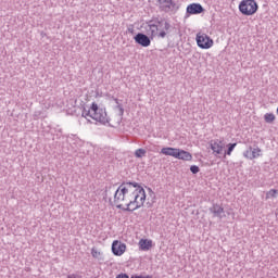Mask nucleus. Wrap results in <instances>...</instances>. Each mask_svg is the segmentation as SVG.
<instances>
[{"label":"nucleus","mask_w":278,"mask_h":278,"mask_svg":"<svg viewBox=\"0 0 278 278\" xmlns=\"http://www.w3.org/2000/svg\"><path fill=\"white\" fill-rule=\"evenodd\" d=\"M147 191L136 181H124L114 192V198L109 199L111 205H116L123 212H136L144 205Z\"/></svg>","instance_id":"nucleus-1"},{"label":"nucleus","mask_w":278,"mask_h":278,"mask_svg":"<svg viewBox=\"0 0 278 278\" xmlns=\"http://www.w3.org/2000/svg\"><path fill=\"white\" fill-rule=\"evenodd\" d=\"M148 31L151 33V37L157 36V38H166L170 34L173 25L166 18L152 17V20L147 22Z\"/></svg>","instance_id":"nucleus-2"},{"label":"nucleus","mask_w":278,"mask_h":278,"mask_svg":"<svg viewBox=\"0 0 278 278\" xmlns=\"http://www.w3.org/2000/svg\"><path fill=\"white\" fill-rule=\"evenodd\" d=\"M81 116L83 118H88L89 116L101 125H108L110 123V117H108V112L105 111V109L99 108V104H97L96 102H92L90 110H86V108H84Z\"/></svg>","instance_id":"nucleus-3"},{"label":"nucleus","mask_w":278,"mask_h":278,"mask_svg":"<svg viewBox=\"0 0 278 278\" xmlns=\"http://www.w3.org/2000/svg\"><path fill=\"white\" fill-rule=\"evenodd\" d=\"M154 5L163 14H177L180 5L175 0H154Z\"/></svg>","instance_id":"nucleus-4"},{"label":"nucleus","mask_w":278,"mask_h":278,"mask_svg":"<svg viewBox=\"0 0 278 278\" xmlns=\"http://www.w3.org/2000/svg\"><path fill=\"white\" fill-rule=\"evenodd\" d=\"M260 10V5L255 0H242L239 4V12L243 16H253Z\"/></svg>","instance_id":"nucleus-5"},{"label":"nucleus","mask_w":278,"mask_h":278,"mask_svg":"<svg viewBox=\"0 0 278 278\" xmlns=\"http://www.w3.org/2000/svg\"><path fill=\"white\" fill-rule=\"evenodd\" d=\"M211 150L213 151V155L215 157H220L224 155L223 151H225V141L220 139H214L210 141Z\"/></svg>","instance_id":"nucleus-6"},{"label":"nucleus","mask_w":278,"mask_h":278,"mask_svg":"<svg viewBox=\"0 0 278 278\" xmlns=\"http://www.w3.org/2000/svg\"><path fill=\"white\" fill-rule=\"evenodd\" d=\"M197 45L200 49H212L214 47V40L207 36V34L197 35Z\"/></svg>","instance_id":"nucleus-7"},{"label":"nucleus","mask_w":278,"mask_h":278,"mask_svg":"<svg viewBox=\"0 0 278 278\" xmlns=\"http://www.w3.org/2000/svg\"><path fill=\"white\" fill-rule=\"evenodd\" d=\"M205 12V9L201 3H191L187 7L186 14L187 16L194 15V14H203Z\"/></svg>","instance_id":"nucleus-8"},{"label":"nucleus","mask_w":278,"mask_h":278,"mask_svg":"<svg viewBox=\"0 0 278 278\" xmlns=\"http://www.w3.org/2000/svg\"><path fill=\"white\" fill-rule=\"evenodd\" d=\"M127 251V245L118 240L113 241L112 243V253L113 255H117L118 257L123 255Z\"/></svg>","instance_id":"nucleus-9"},{"label":"nucleus","mask_w":278,"mask_h":278,"mask_svg":"<svg viewBox=\"0 0 278 278\" xmlns=\"http://www.w3.org/2000/svg\"><path fill=\"white\" fill-rule=\"evenodd\" d=\"M208 212L213 214L214 218L223 219L225 218V208L220 204H213Z\"/></svg>","instance_id":"nucleus-10"},{"label":"nucleus","mask_w":278,"mask_h":278,"mask_svg":"<svg viewBox=\"0 0 278 278\" xmlns=\"http://www.w3.org/2000/svg\"><path fill=\"white\" fill-rule=\"evenodd\" d=\"M134 40L137 45H140L141 47H150L151 46V38L147 36L143 33H138L135 37Z\"/></svg>","instance_id":"nucleus-11"},{"label":"nucleus","mask_w":278,"mask_h":278,"mask_svg":"<svg viewBox=\"0 0 278 278\" xmlns=\"http://www.w3.org/2000/svg\"><path fill=\"white\" fill-rule=\"evenodd\" d=\"M176 160H184L185 162H190L192 160V154L188 151L178 149Z\"/></svg>","instance_id":"nucleus-12"},{"label":"nucleus","mask_w":278,"mask_h":278,"mask_svg":"<svg viewBox=\"0 0 278 278\" xmlns=\"http://www.w3.org/2000/svg\"><path fill=\"white\" fill-rule=\"evenodd\" d=\"M153 247V241L149 239H141L139 241V249L141 251H149Z\"/></svg>","instance_id":"nucleus-13"},{"label":"nucleus","mask_w":278,"mask_h":278,"mask_svg":"<svg viewBox=\"0 0 278 278\" xmlns=\"http://www.w3.org/2000/svg\"><path fill=\"white\" fill-rule=\"evenodd\" d=\"M179 149L177 148H162L161 153L163 155H170L172 157H177Z\"/></svg>","instance_id":"nucleus-14"},{"label":"nucleus","mask_w":278,"mask_h":278,"mask_svg":"<svg viewBox=\"0 0 278 278\" xmlns=\"http://www.w3.org/2000/svg\"><path fill=\"white\" fill-rule=\"evenodd\" d=\"M91 255L94 260H99L100 262H103V254L97 250V248L91 249Z\"/></svg>","instance_id":"nucleus-15"},{"label":"nucleus","mask_w":278,"mask_h":278,"mask_svg":"<svg viewBox=\"0 0 278 278\" xmlns=\"http://www.w3.org/2000/svg\"><path fill=\"white\" fill-rule=\"evenodd\" d=\"M262 149L260 148H252V153H251V156H250V160H256V157H261L262 156Z\"/></svg>","instance_id":"nucleus-16"},{"label":"nucleus","mask_w":278,"mask_h":278,"mask_svg":"<svg viewBox=\"0 0 278 278\" xmlns=\"http://www.w3.org/2000/svg\"><path fill=\"white\" fill-rule=\"evenodd\" d=\"M237 146L238 143H229L227 151H225L224 153V157H227V155H231Z\"/></svg>","instance_id":"nucleus-17"},{"label":"nucleus","mask_w":278,"mask_h":278,"mask_svg":"<svg viewBox=\"0 0 278 278\" xmlns=\"http://www.w3.org/2000/svg\"><path fill=\"white\" fill-rule=\"evenodd\" d=\"M264 121H265V123H269V124L275 123V114H273V113H266V114L264 115Z\"/></svg>","instance_id":"nucleus-18"},{"label":"nucleus","mask_w":278,"mask_h":278,"mask_svg":"<svg viewBox=\"0 0 278 278\" xmlns=\"http://www.w3.org/2000/svg\"><path fill=\"white\" fill-rule=\"evenodd\" d=\"M147 155V150L139 148L135 151V157H144Z\"/></svg>","instance_id":"nucleus-19"},{"label":"nucleus","mask_w":278,"mask_h":278,"mask_svg":"<svg viewBox=\"0 0 278 278\" xmlns=\"http://www.w3.org/2000/svg\"><path fill=\"white\" fill-rule=\"evenodd\" d=\"M278 190L277 189H270L267 192V199H277Z\"/></svg>","instance_id":"nucleus-20"},{"label":"nucleus","mask_w":278,"mask_h":278,"mask_svg":"<svg viewBox=\"0 0 278 278\" xmlns=\"http://www.w3.org/2000/svg\"><path fill=\"white\" fill-rule=\"evenodd\" d=\"M116 110H118V116H119V121L123 118V114H125V109L123 108V104H117L115 106Z\"/></svg>","instance_id":"nucleus-21"},{"label":"nucleus","mask_w":278,"mask_h":278,"mask_svg":"<svg viewBox=\"0 0 278 278\" xmlns=\"http://www.w3.org/2000/svg\"><path fill=\"white\" fill-rule=\"evenodd\" d=\"M253 151V147H249V149L247 151L243 152V156L247 157V160H251V153Z\"/></svg>","instance_id":"nucleus-22"},{"label":"nucleus","mask_w":278,"mask_h":278,"mask_svg":"<svg viewBox=\"0 0 278 278\" xmlns=\"http://www.w3.org/2000/svg\"><path fill=\"white\" fill-rule=\"evenodd\" d=\"M200 170H201V168H199V166H197V165L190 166V172L192 173V175H197Z\"/></svg>","instance_id":"nucleus-23"},{"label":"nucleus","mask_w":278,"mask_h":278,"mask_svg":"<svg viewBox=\"0 0 278 278\" xmlns=\"http://www.w3.org/2000/svg\"><path fill=\"white\" fill-rule=\"evenodd\" d=\"M130 278H153L151 275L142 276V275H132Z\"/></svg>","instance_id":"nucleus-24"},{"label":"nucleus","mask_w":278,"mask_h":278,"mask_svg":"<svg viewBox=\"0 0 278 278\" xmlns=\"http://www.w3.org/2000/svg\"><path fill=\"white\" fill-rule=\"evenodd\" d=\"M67 278H83V277L77 274H70V275H67Z\"/></svg>","instance_id":"nucleus-25"},{"label":"nucleus","mask_w":278,"mask_h":278,"mask_svg":"<svg viewBox=\"0 0 278 278\" xmlns=\"http://www.w3.org/2000/svg\"><path fill=\"white\" fill-rule=\"evenodd\" d=\"M114 102L116 103V105H121V102L118 101V98L114 99Z\"/></svg>","instance_id":"nucleus-26"},{"label":"nucleus","mask_w":278,"mask_h":278,"mask_svg":"<svg viewBox=\"0 0 278 278\" xmlns=\"http://www.w3.org/2000/svg\"><path fill=\"white\" fill-rule=\"evenodd\" d=\"M148 192H150V194H155V193L153 192V189H151V188H148Z\"/></svg>","instance_id":"nucleus-27"},{"label":"nucleus","mask_w":278,"mask_h":278,"mask_svg":"<svg viewBox=\"0 0 278 278\" xmlns=\"http://www.w3.org/2000/svg\"><path fill=\"white\" fill-rule=\"evenodd\" d=\"M87 122H88V123H92V121H90V119H88V118H87Z\"/></svg>","instance_id":"nucleus-28"},{"label":"nucleus","mask_w":278,"mask_h":278,"mask_svg":"<svg viewBox=\"0 0 278 278\" xmlns=\"http://www.w3.org/2000/svg\"><path fill=\"white\" fill-rule=\"evenodd\" d=\"M111 99L114 101V99H117V98L111 97Z\"/></svg>","instance_id":"nucleus-29"},{"label":"nucleus","mask_w":278,"mask_h":278,"mask_svg":"<svg viewBox=\"0 0 278 278\" xmlns=\"http://www.w3.org/2000/svg\"><path fill=\"white\" fill-rule=\"evenodd\" d=\"M112 188H113V187H112V186H110V187H109V190H112Z\"/></svg>","instance_id":"nucleus-30"},{"label":"nucleus","mask_w":278,"mask_h":278,"mask_svg":"<svg viewBox=\"0 0 278 278\" xmlns=\"http://www.w3.org/2000/svg\"><path fill=\"white\" fill-rule=\"evenodd\" d=\"M105 193L108 194V190H105Z\"/></svg>","instance_id":"nucleus-31"}]
</instances>
